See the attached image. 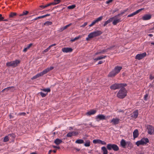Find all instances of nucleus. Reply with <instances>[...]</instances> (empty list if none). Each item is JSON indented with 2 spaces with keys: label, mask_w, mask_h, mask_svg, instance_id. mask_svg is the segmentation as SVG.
Wrapping results in <instances>:
<instances>
[{
  "label": "nucleus",
  "mask_w": 154,
  "mask_h": 154,
  "mask_svg": "<svg viewBox=\"0 0 154 154\" xmlns=\"http://www.w3.org/2000/svg\"><path fill=\"white\" fill-rule=\"evenodd\" d=\"M121 88L117 93V96L120 99H122L127 96V91L124 87Z\"/></svg>",
  "instance_id": "f257e3e1"
},
{
  "label": "nucleus",
  "mask_w": 154,
  "mask_h": 154,
  "mask_svg": "<svg viewBox=\"0 0 154 154\" xmlns=\"http://www.w3.org/2000/svg\"><path fill=\"white\" fill-rule=\"evenodd\" d=\"M125 83H115L110 86V89L112 90H115L127 86Z\"/></svg>",
  "instance_id": "f03ea898"
},
{
  "label": "nucleus",
  "mask_w": 154,
  "mask_h": 154,
  "mask_svg": "<svg viewBox=\"0 0 154 154\" xmlns=\"http://www.w3.org/2000/svg\"><path fill=\"white\" fill-rule=\"evenodd\" d=\"M106 147L108 150L112 149L114 151H117L119 149V147L117 145L112 143L108 144L106 146Z\"/></svg>",
  "instance_id": "7ed1b4c3"
},
{
  "label": "nucleus",
  "mask_w": 154,
  "mask_h": 154,
  "mask_svg": "<svg viewBox=\"0 0 154 154\" xmlns=\"http://www.w3.org/2000/svg\"><path fill=\"white\" fill-rule=\"evenodd\" d=\"M149 142V140L147 138H143L140 140L137 141L136 143V145L137 146H139L140 145H144L146 144V143Z\"/></svg>",
  "instance_id": "20e7f679"
},
{
  "label": "nucleus",
  "mask_w": 154,
  "mask_h": 154,
  "mask_svg": "<svg viewBox=\"0 0 154 154\" xmlns=\"http://www.w3.org/2000/svg\"><path fill=\"white\" fill-rule=\"evenodd\" d=\"M20 62V60H16L10 62H7L6 65L7 66H12L14 67H15L17 66L18 64H19Z\"/></svg>",
  "instance_id": "39448f33"
},
{
  "label": "nucleus",
  "mask_w": 154,
  "mask_h": 154,
  "mask_svg": "<svg viewBox=\"0 0 154 154\" xmlns=\"http://www.w3.org/2000/svg\"><path fill=\"white\" fill-rule=\"evenodd\" d=\"M102 33V32L101 31L97 30L90 33V35L93 38L100 35Z\"/></svg>",
  "instance_id": "423d86ee"
},
{
  "label": "nucleus",
  "mask_w": 154,
  "mask_h": 154,
  "mask_svg": "<svg viewBox=\"0 0 154 154\" xmlns=\"http://www.w3.org/2000/svg\"><path fill=\"white\" fill-rule=\"evenodd\" d=\"M147 128L148 129V133L150 134H154V127L152 125H147Z\"/></svg>",
  "instance_id": "0eeeda50"
},
{
  "label": "nucleus",
  "mask_w": 154,
  "mask_h": 154,
  "mask_svg": "<svg viewBox=\"0 0 154 154\" xmlns=\"http://www.w3.org/2000/svg\"><path fill=\"white\" fill-rule=\"evenodd\" d=\"M146 55V53L144 52L142 54H137L135 56V59L138 60H140L144 57H145Z\"/></svg>",
  "instance_id": "6e6552de"
},
{
  "label": "nucleus",
  "mask_w": 154,
  "mask_h": 154,
  "mask_svg": "<svg viewBox=\"0 0 154 154\" xmlns=\"http://www.w3.org/2000/svg\"><path fill=\"white\" fill-rule=\"evenodd\" d=\"M79 133L76 131H71L69 132L66 134V137H70L72 136H76L78 135Z\"/></svg>",
  "instance_id": "1a4fd4ad"
},
{
  "label": "nucleus",
  "mask_w": 154,
  "mask_h": 154,
  "mask_svg": "<svg viewBox=\"0 0 154 154\" xmlns=\"http://www.w3.org/2000/svg\"><path fill=\"white\" fill-rule=\"evenodd\" d=\"M120 121V120L118 118H113L111 121L110 123H112V125H116L119 123Z\"/></svg>",
  "instance_id": "9d476101"
},
{
  "label": "nucleus",
  "mask_w": 154,
  "mask_h": 154,
  "mask_svg": "<svg viewBox=\"0 0 154 154\" xmlns=\"http://www.w3.org/2000/svg\"><path fill=\"white\" fill-rule=\"evenodd\" d=\"M72 50V49L71 48H64L62 49V51L64 53L71 52Z\"/></svg>",
  "instance_id": "9b49d317"
},
{
  "label": "nucleus",
  "mask_w": 154,
  "mask_h": 154,
  "mask_svg": "<svg viewBox=\"0 0 154 154\" xmlns=\"http://www.w3.org/2000/svg\"><path fill=\"white\" fill-rule=\"evenodd\" d=\"M45 74H44L43 71H42V72H41L33 76L31 78V79L32 80H33L34 79H35L39 77H40L41 76L43 75H44Z\"/></svg>",
  "instance_id": "f8f14e48"
},
{
  "label": "nucleus",
  "mask_w": 154,
  "mask_h": 154,
  "mask_svg": "<svg viewBox=\"0 0 154 154\" xmlns=\"http://www.w3.org/2000/svg\"><path fill=\"white\" fill-rule=\"evenodd\" d=\"M152 17V16L150 14H146L144 15L142 17L143 20H148L150 19Z\"/></svg>",
  "instance_id": "ddd939ff"
},
{
  "label": "nucleus",
  "mask_w": 154,
  "mask_h": 154,
  "mask_svg": "<svg viewBox=\"0 0 154 154\" xmlns=\"http://www.w3.org/2000/svg\"><path fill=\"white\" fill-rule=\"evenodd\" d=\"M122 68V67L121 66H117L113 69L114 71H115L117 74L120 72Z\"/></svg>",
  "instance_id": "4468645a"
},
{
  "label": "nucleus",
  "mask_w": 154,
  "mask_h": 154,
  "mask_svg": "<svg viewBox=\"0 0 154 154\" xmlns=\"http://www.w3.org/2000/svg\"><path fill=\"white\" fill-rule=\"evenodd\" d=\"M120 145L123 148H126V142L125 140L123 139L121 140L120 142Z\"/></svg>",
  "instance_id": "2eb2a0df"
},
{
  "label": "nucleus",
  "mask_w": 154,
  "mask_h": 154,
  "mask_svg": "<svg viewBox=\"0 0 154 154\" xmlns=\"http://www.w3.org/2000/svg\"><path fill=\"white\" fill-rule=\"evenodd\" d=\"M138 115V112L137 110H136L134 111L132 114L131 116V117L132 118L136 119Z\"/></svg>",
  "instance_id": "dca6fc26"
},
{
  "label": "nucleus",
  "mask_w": 154,
  "mask_h": 154,
  "mask_svg": "<svg viewBox=\"0 0 154 154\" xmlns=\"http://www.w3.org/2000/svg\"><path fill=\"white\" fill-rule=\"evenodd\" d=\"M117 75L113 69L108 75V77H112L115 76Z\"/></svg>",
  "instance_id": "f3484780"
},
{
  "label": "nucleus",
  "mask_w": 154,
  "mask_h": 154,
  "mask_svg": "<svg viewBox=\"0 0 154 154\" xmlns=\"http://www.w3.org/2000/svg\"><path fill=\"white\" fill-rule=\"evenodd\" d=\"M139 135V132L137 129L135 130L133 132V136L134 139L137 138Z\"/></svg>",
  "instance_id": "a211bd4d"
},
{
  "label": "nucleus",
  "mask_w": 154,
  "mask_h": 154,
  "mask_svg": "<svg viewBox=\"0 0 154 154\" xmlns=\"http://www.w3.org/2000/svg\"><path fill=\"white\" fill-rule=\"evenodd\" d=\"M96 112V111L94 109L91 110L86 113V115L88 116H90L92 115L95 114Z\"/></svg>",
  "instance_id": "6ab92c4d"
},
{
  "label": "nucleus",
  "mask_w": 154,
  "mask_h": 154,
  "mask_svg": "<svg viewBox=\"0 0 154 154\" xmlns=\"http://www.w3.org/2000/svg\"><path fill=\"white\" fill-rule=\"evenodd\" d=\"M17 15V14L15 12H11L10 13L9 15V18H15Z\"/></svg>",
  "instance_id": "aec40b11"
},
{
  "label": "nucleus",
  "mask_w": 154,
  "mask_h": 154,
  "mask_svg": "<svg viewBox=\"0 0 154 154\" xmlns=\"http://www.w3.org/2000/svg\"><path fill=\"white\" fill-rule=\"evenodd\" d=\"M97 119H99L100 120H103L106 119V117L105 116L103 115H99L97 116Z\"/></svg>",
  "instance_id": "412c9836"
},
{
  "label": "nucleus",
  "mask_w": 154,
  "mask_h": 154,
  "mask_svg": "<svg viewBox=\"0 0 154 154\" xmlns=\"http://www.w3.org/2000/svg\"><path fill=\"white\" fill-rule=\"evenodd\" d=\"M54 68L53 66H51L50 68H48L44 70H43L44 74H45L51 70H52Z\"/></svg>",
  "instance_id": "4be33fe9"
},
{
  "label": "nucleus",
  "mask_w": 154,
  "mask_h": 154,
  "mask_svg": "<svg viewBox=\"0 0 154 154\" xmlns=\"http://www.w3.org/2000/svg\"><path fill=\"white\" fill-rule=\"evenodd\" d=\"M112 48V47H110L109 48H107L106 49H104L102 51H101L100 52H98L96 53V54H103L104 52H107L108 51V49H110Z\"/></svg>",
  "instance_id": "5701e85b"
},
{
  "label": "nucleus",
  "mask_w": 154,
  "mask_h": 154,
  "mask_svg": "<svg viewBox=\"0 0 154 154\" xmlns=\"http://www.w3.org/2000/svg\"><path fill=\"white\" fill-rule=\"evenodd\" d=\"M113 18L112 17H111V18H110L108 20H107L105 22H104V23L103 25V26H106V25L110 23V22H111L112 21V20H113Z\"/></svg>",
  "instance_id": "b1692460"
},
{
  "label": "nucleus",
  "mask_w": 154,
  "mask_h": 154,
  "mask_svg": "<svg viewBox=\"0 0 154 154\" xmlns=\"http://www.w3.org/2000/svg\"><path fill=\"white\" fill-rule=\"evenodd\" d=\"M115 20H113L112 22V24L114 25H116L117 23L121 22V20L120 19H114Z\"/></svg>",
  "instance_id": "393cba45"
},
{
  "label": "nucleus",
  "mask_w": 154,
  "mask_h": 154,
  "mask_svg": "<svg viewBox=\"0 0 154 154\" xmlns=\"http://www.w3.org/2000/svg\"><path fill=\"white\" fill-rule=\"evenodd\" d=\"M63 141L62 140L58 138L56 139L54 141V143L57 145H59Z\"/></svg>",
  "instance_id": "a878e982"
},
{
  "label": "nucleus",
  "mask_w": 154,
  "mask_h": 154,
  "mask_svg": "<svg viewBox=\"0 0 154 154\" xmlns=\"http://www.w3.org/2000/svg\"><path fill=\"white\" fill-rule=\"evenodd\" d=\"M101 150L103 152V154H107L108 152L105 146L102 147Z\"/></svg>",
  "instance_id": "bb28decb"
},
{
  "label": "nucleus",
  "mask_w": 154,
  "mask_h": 154,
  "mask_svg": "<svg viewBox=\"0 0 154 154\" xmlns=\"http://www.w3.org/2000/svg\"><path fill=\"white\" fill-rule=\"evenodd\" d=\"M106 57V56L103 55L102 56H99V57H98L97 58H95L94 59V60L95 61H97L99 60L102 59H104Z\"/></svg>",
  "instance_id": "cd10ccee"
},
{
  "label": "nucleus",
  "mask_w": 154,
  "mask_h": 154,
  "mask_svg": "<svg viewBox=\"0 0 154 154\" xmlns=\"http://www.w3.org/2000/svg\"><path fill=\"white\" fill-rule=\"evenodd\" d=\"M6 91H8L9 90H11V91H14V87L10 86L6 88Z\"/></svg>",
  "instance_id": "c85d7f7f"
},
{
  "label": "nucleus",
  "mask_w": 154,
  "mask_h": 154,
  "mask_svg": "<svg viewBox=\"0 0 154 154\" xmlns=\"http://www.w3.org/2000/svg\"><path fill=\"white\" fill-rule=\"evenodd\" d=\"M75 143L78 144H82L84 143V141L82 139H78L75 141Z\"/></svg>",
  "instance_id": "c756f323"
},
{
  "label": "nucleus",
  "mask_w": 154,
  "mask_h": 154,
  "mask_svg": "<svg viewBox=\"0 0 154 154\" xmlns=\"http://www.w3.org/2000/svg\"><path fill=\"white\" fill-rule=\"evenodd\" d=\"M103 18V17L102 16H101L98 17L95 20H94L96 23H97L99 21H101Z\"/></svg>",
  "instance_id": "7c9ffc66"
},
{
  "label": "nucleus",
  "mask_w": 154,
  "mask_h": 154,
  "mask_svg": "<svg viewBox=\"0 0 154 154\" xmlns=\"http://www.w3.org/2000/svg\"><path fill=\"white\" fill-rule=\"evenodd\" d=\"M52 23L51 22L49 21H47L45 22L43 25L44 26H48L49 25H52Z\"/></svg>",
  "instance_id": "2f4dec72"
},
{
  "label": "nucleus",
  "mask_w": 154,
  "mask_h": 154,
  "mask_svg": "<svg viewBox=\"0 0 154 154\" xmlns=\"http://www.w3.org/2000/svg\"><path fill=\"white\" fill-rule=\"evenodd\" d=\"M29 13V11H23V13L19 15V16H22L24 15H26Z\"/></svg>",
  "instance_id": "473e14b6"
},
{
  "label": "nucleus",
  "mask_w": 154,
  "mask_h": 154,
  "mask_svg": "<svg viewBox=\"0 0 154 154\" xmlns=\"http://www.w3.org/2000/svg\"><path fill=\"white\" fill-rule=\"evenodd\" d=\"M82 36L80 35H79L77 37H75L73 39H71L70 40V41L72 42H73L75 41L76 40H77L79 39L80 38H81Z\"/></svg>",
  "instance_id": "72a5a7b5"
},
{
  "label": "nucleus",
  "mask_w": 154,
  "mask_h": 154,
  "mask_svg": "<svg viewBox=\"0 0 154 154\" xmlns=\"http://www.w3.org/2000/svg\"><path fill=\"white\" fill-rule=\"evenodd\" d=\"M100 141H101V140L99 139L94 140L93 141V142L94 143V144H96L97 143L100 144Z\"/></svg>",
  "instance_id": "f704fd0d"
},
{
  "label": "nucleus",
  "mask_w": 154,
  "mask_h": 154,
  "mask_svg": "<svg viewBox=\"0 0 154 154\" xmlns=\"http://www.w3.org/2000/svg\"><path fill=\"white\" fill-rule=\"evenodd\" d=\"M9 140L8 135V136H5L4 138L3 141L5 142H6L8 141Z\"/></svg>",
  "instance_id": "c9c22d12"
},
{
  "label": "nucleus",
  "mask_w": 154,
  "mask_h": 154,
  "mask_svg": "<svg viewBox=\"0 0 154 154\" xmlns=\"http://www.w3.org/2000/svg\"><path fill=\"white\" fill-rule=\"evenodd\" d=\"M90 142L89 140H88L86 143H85L84 146L86 147L89 146H90Z\"/></svg>",
  "instance_id": "e433bc0d"
},
{
  "label": "nucleus",
  "mask_w": 154,
  "mask_h": 154,
  "mask_svg": "<svg viewBox=\"0 0 154 154\" xmlns=\"http://www.w3.org/2000/svg\"><path fill=\"white\" fill-rule=\"evenodd\" d=\"M38 94H40L41 96L42 97H45L46 95L48 94L47 92L46 94H45L42 92H41L38 93Z\"/></svg>",
  "instance_id": "4c0bfd02"
},
{
  "label": "nucleus",
  "mask_w": 154,
  "mask_h": 154,
  "mask_svg": "<svg viewBox=\"0 0 154 154\" xmlns=\"http://www.w3.org/2000/svg\"><path fill=\"white\" fill-rule=\"evenodd\" d=\"M45 5H41L39 7L37 8V10H41L45 8Z\"/></svg>",
  "instance_id": "58836bf2"
},
{
  "label": "nucleus",
  "mask_w": 154,
  "mask_h": 154,
  "mask_svg": "<svg viewBox=\"0 0 154 154\" xmlns=\"http://www.w3.org/2000/svg\"><path fill=\"white\" fill-rule=\"evenodd\" d=\"M132 144L130 141H128L126 142V145H127V147H132Z\"/></svg>",
  "instance_id": "ea45409f"
},
{
  "label": "nucleus",
  "mask_w": 154,
  "mask_h": 154,
  "mask_svg": "<svg viewBox=\"0 0 154 154\" xmlns=\"http://www.w3.org/2000/svg\"><path fill=\"white\" fill-rule=\"evenodd\" d=\"M54 4H54V3H53L52 2L50 3L45 5V8H47V7L50 6L51 5H54Z\"/></svg>",
  "instance_id": "a19ab883"
},
{
  "label": "nucleus",
  "mask_w": 154,
  "mask_h": 154,
  "mask_svg": "<svg viewBox=\"0 0 154 154\" xmlns=\"http://www.w3.org/2000/svg\"><path fill=\"white\" fill-rule=\"evenodd\" d=\"M54 2H52L53 3L55 4L54 5H56L57 4H58L60 2L61 0H54Z\"/></svg>",
  "instance_id": "79ce46f5"
},
{
  "label": "nucleus",
  "mask_w": 154,
  "mask_h": 154,
  "mask_svg": "<svg viewBox=\"0 0 154 154\" xmlns=\"http://www.w3.org/2000/svg\"><path fill=\"white\" fill-rule=\"evenodd\" d=\"M144 9V8H142L140 9H139L137 11H136L134 12V13L135 15L137 14L140 12L141 11Z\"/></svg>",
  "instance_id": "37998d69"
},
{
  "label": "nucleus",
  "mask_w": 154,
  "mask_h": 154,
  "mask_svg": "<svg viewBox=\"0 0 154 154\" xmlns=\"http://www.w3.org/2000/svg\"><path fill=\"white\" fill-rule=\"evenodd\" d=\"M144 9V8H142L140 9H139L137 11H136L134 12V13L135 15L137 14L140 12L141 11Z\"/></svg>",
  "instance_id": "c03bdc74"
},
{
  "label": "nucleus",
  "mask_w": 154,
  "mask_h": 154,
  "mask_svg": "<svg viewBox=\"0 0 154 154\" xmlns=\"http://www.w3.org/2000/svg\"><path fill=\"white\" fill-rule=\"evenodd\" d=\"M144 9V8H142L140 9H139L137 11H136L134 12V13L135 15L137 14L140 12L141 11Z\"/></svg>",
  "instance_id": "a18cd8bd"
},
{
  "label": "nucleus",
  "mask_w": 154,
  "mask_h": 154,
  "mask_svg": "<svg viewBox=\"0 0 154 154\" xmlns=\"http://www.w3.org/2000/svg\"><path fill=\"white\" fill-rule=\"evenodd\" d=\"M144 9V8H142L140 9H139L137 11H136L134 12V13L135 15L137 14L140 12L141 11Z\"/></svg>",
  "instance_id": "49530a36"
},
{
  "label": "nucleus",
  "mask_w": 154,
  "mask_h": 154,
  "mask_svg": "<svg viewBox=\"0 0 154 154\" xmlns=\"http://www.w3.org/2000/svg\"><path fill=\"white\" fill-rule=\"evenodd\" d=\"M75 7V5H72L70 6H69L67 7V8L69 9H73Z\"/></svg>",
  "instance_id": "de8ad7c7"
},
{
  "label": "nucleus",
  "mask_w": 154,
  "mask_h": 154,
  "mask_svg": "<svg viewBox=\"0 0 154 154\" xmlns=\"http://www.w3.org/2000/svg\"><path fill=\"white\" fill-rule=\"evenodd\" d=\"M122 15V14H121V13H120L118 14V15L115 16L114 17H112V18H113V19H117L118 18V17H120V16H121Z\"/></svg>",
  "instance_id": "09e8293b"
},
{
  "label": "nucleus",
  "mask_w": 154,
  "mask_h": 154,
  "mask_svg": "<svg viewBox=\"0 0 154 154\" xmlns=\"http://www.w3.org/2000/svg\"><path fill=\"white\" fill-rule=\"evenodd\" d=\"M8 135L9 137H10L14 138L15 137V135L14 134H10Z\"/></svg>",
  "instance_id": "8fccbe9b"
},
{
  "label": "nucleus",
  "mask_w": 154,
  "mask_h": 154,
  "mask_svg": "<svg viewBox=\"0 0 154 154\" xmlns=\"http://www.w3.org/2000/svg\"><path fill=\"white\" fill-rule=\"evenodd\" d=\"M42 90L45 92H50L51 91V89L49 88L43 89Z\"/></svg>",
  "instance_id": "3c124183"
},
{
  "label": "nucleus",
  "mask_w": 154,
  "mask_h": 154,
  "mask_svg": "<svg viewBox=\"0 0 154 154\" xmlns=\"http://www.w3.org/2000/svg\"><path fill=\"white\" fill-rule=\"evenodd\" d=\"M26 115V114L25 112H20L18 114V116H25Z\"/></svg>",
  "instance_id": "603ef678"
},
{
  "label": "nucleus",
  "mask_w": 154,
  "mask_h": 154,
  "mask_svg": "<svg viewBox=\"0 0 154 154\" xmlns=\"http://www.w3.org/2000/svg\"><path fill=\"white\" fill-rule=\"evenodd\" d=\"M90 35V33L88 35V37L86 38V40L87 41H89L90 39L92 38V37H91Z\"/></svg>",
  "instance_id": "864d4df0"
},
{
  "label": "nucleus",
  "mask_w": 154,
  "mask_h": 154,
  "mask_svg": "<svg viewBox=\"0 0 154 154\" xmlns=\"http://www.w3.org/2000/svg\"><path fill=\"white\" fill-rule=\"evenodd\" d=\"M113 0H109L106 2V3L107 4H109L110 3L112 2Z\"/></svg>",
  "instance_id": "5fc2aeb1"
},
{
  "label": "nucleus",
  "mask_w": 154,
  "mask_h": 154,
  "mask_svg": "<svg viewBox=\"0 0 154 154\" xmlns=\"http://www.w3.org/2000/svg\"><path fill=\"white\" fill-rule=\"evenodd\" d=\"M71 24H72L71 23H70L67 25H66L65 26L63 27L64 28V30L65 29H66L68 27H69V26H70L71 25Z\"/></svg>",
  "instance_id": "6e6d98bb"
},
{
  "label": "nucleus",
  "mask_w": 154,
  "mask_h": 154,
  "mask_svg": "<svg viewBox=\"0 0 154 154\" xmlns=\"http://www.w3.org/2000/svg\"><path fill=\"white\" fill-rule=\"evenodd\" d=\"M135 15V14L134 12L133 13H132L128 15L127 17H132Z\"/></svg>",
  "instance_id": "4d7b16f0"
},
{
  "label": "nucleus",
  "mask_w": 154,
  "mask_h": 154,
  "mask_svg": "<svg viewBox=\"0 0 154 154\" xmlns=\"http://www.w3.org/2000/svg\"><path fill=\"white\" fill-rule=\"evenodd\" d=\"M4 19V17H2V14H0V22L3 21V19Z\"/></svg>",
  "instance_id": "13d9d810"
},
{
  "label": "nucleus",
  "mask_w": 154,
  "mask_h": 154,
  "mask_svg": "<svg viewBox=\"0 0 154 154\" xmlns=\"http://www.w3.org/2000/svg\"><path fill=\"white\" fill-rule=\"evenodd\" d=\"M96 22H95V21H94V20L92 22V23L91 24H90L89 26V27H91L92 26H93V25H94L95 23H96Z\"/></svg>",
  "instance_id": "bf43d9fd"
},
{
  "label": "nucleus",
  "mask_w": 154,
  "mask_h": 154,
  "mask_svg": "<svg viewBox=\"0 0 154 154\" xmlns=\"http://www.w3.org/2000/svg\"><path fill=\"white\" fill-rule=\"evenodd\" d=\"M128 10V9L123 10L120 13L122 15L123 14L126 12Z\"/></svg>",
  "instance_id": "052dcab7"
},
{
  "label": "nucleus",
  "mask_w": 154,
  "mask_h": 154,
  "mask_svg": "<svg viewBox=\"0 0 154 154\" xmlns=\"http://www.w3.org/2000/svg\"><path fill=\"white\" fill-rule=\"evenodd\" d=\"M88 23L87 22L84 23L81 26V27H84L86 26L87 25Z\"/></svg>",
  "instance_id": "680f3d73"
},
{
  "label": "nucleus",
  "mask_w": 154,
  "mask_h": 154,
  "mask_svg": "<svg viewBox=\"0 0 154 154\" xmlns=\"http://www.w3.org/2000/svg\"><path fill=\"white\" fill-rule=\"evenodd\" d=\"M148 94H145L144 95V100H147V98L148 97Z\"/></svg>",
  "instance_id": "e2e57ef3"
},
{
  "label": "nucleus",
  "mask_w": 154,
  "mask_h": 154,
  "mask_svg": "<svg viewBox=\"0 0 154 154\" xmlns=\"http://www.w3.org/2000/svg\"><path fill=\"white\" fill-rule=\"evenodd\" d=\"M100 142V144H101L102 145H106V143L104 141L101 140Z\"/></svg>",
  "instance_id": "0e129e2a"
},
{
  "label": "nucleus",
  "mask_w": 154,
  "mask_h": 154,
  "mask_svg": "<svg viewBox=\"0 0 154 154\" xmlns=\"http://www.w3.org/2000/svg\"><path fill=\"white\" fill-rule=\"evenodd\" d=\"M64 30V28L63 27H62V28H60V29L58 31H59V32H62Z\"/></svg>",
  "instance_id": "69168bd1"
},
{
  "label": "nucleus",
  "mask_w": 154,
  "mask_h": 154,
  "mask_svg": "<svg viewBox=\"0 0 154 154\" xmlns=\"http://www.w3.org/2000/svg\"><path fill=\"white\" fill-rule=\"evenodd\" d=\"M52 147L54 148H57V149H60V147L59 146H55L52 145Z\"/></svg>",
  "instance_id": "338daca9"
},
{
  "label": "nucleus",
  "mask_w": 154,
  "mask_h": 154,
  "mask_svg": "<svg viewBox=\"0 0 154 154\" xmlns=\"http://www.w3.org/2000/svg\"><path fill=\"white\" fill-rule=\"evenodd\" d=\"M32 43H30L29 44L27 47V48H28V49L31 47V46H32Z\"/></svg>",
  "instance_id": "774afa93"
}]
</instances>
